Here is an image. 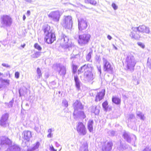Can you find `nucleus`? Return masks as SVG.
<instances>
[{"label": "nucleus", "mask_w": 151, "mask_h": 151, "mask_svg": "<svg viewBox=\"0 0 151 151\" xmlns=\"http://www.w3.org/2000/svg\"><path fill=\"white\" fill-rule=\"evenodd\" d=\"M92 67L91 64H88L83 65L78 71V74L84 72V78L85 81L88 82L92 80L94 78L93 74L91 72Z\"/></svg>", "instance_id": "obj_1"}, {"label": "nucleus", "mask_w": 151, "mask_h": 151, "mask_svg": "<svg viewBox=\"0 0 151 151\" xmlns=\"http://www.w3.org/2000/svg\"><path fill=\"white\" fill-rule=\"evenodd\" d=\"M132 29L133 31L131 32L130 36L132 38L136 40L139 39L140 37V36L136 33L137 31H138L139 32L147 34H149L150 32L149 27L144 25L139 26L138 27H133Z\"/></svg>", "instance_id": "obj_2"}, {"label": "nucleus", "mask_w": 151, "mask_h": 151, "mask_svg": "<svg viewBox=\"0 0 151 151\" xmlns=\"http://www.w3.org/2000/svg\"><path fill=\"white\" fill-rule=\"evenodd\" d=\"M133 53H129L126 59L125 64L128 69L133 71L136 63V60L133 55Z\"/></svg>", "instance_id": "obj_3"}, {"label": "nucleus", "mask_w": 151, "mask_h": 151, "mask_svg": "<svg viewBox=\"0 0 151 151\" xmlns=\"http://www.w3.org/2000/svg\"><path fill=\"white\" fill-rule=\"evenodd\" d=\"M50 28V27L47 26L44 29L45 35V39L48 44H51L55 40V35Z\"/></svg>", "instance_id": "obj_4"}, {"label": "nucleus", "mask_w": 151, "mask_h": 151, "mask_svg": "<svg viewBox=\"0 0 151 151\" xmlns=\"http://www.w3.org/2000/svg\"><path fill=\"white\" fill-rule=\"evenodd\" d=\"M60 40L61 46L63 48L65 49L66 51L71 50L72 45L70 43H68L69 39L67 36L63 34H62L60 36Z\"/></svg>", "instance_id": "obj_5"}, {"label": "nucleus", "mask_w": 151, "mask_h": 151, "mask_svg": "<svg viewBox=\"0 0 151 151\" xmlns=\"http://www.w3.org/2000/svg\"><path fill=\"white\" fill-rule=\"evenodd\" d=\"M1 27H10L12 23V19L10 16L4 15L1 16L0 17Z\"/></svg>", "instance_id": "obj_6"}, {"label": "nucleus", "mask_w": 151, "mask_h": 151, "mask_svg": "<svg viewBox=\"0 0 151 151\" xmlns=\"http://www.w3.org/2000/svg\"><path fill=\"white\" fill-rule=\"evenodd\" d=\"M103 65V70L110 74L113 73V68L110 63L104 58H102Z\"/></svg>", "instance_id": "obj_7"}, {"label": "nucleus", "mask_w": 151, "mask_h": 151, "mask_svg": "<svg viewBox=\"0 0 151 151\" xmlns=\"http://www.w3.org/2000/svg\"><path fill=\"white\" fill-rule=\"evenodd\" d=\"M72 19L71 16H64L62 24L63 27L67 29H71L73 25Z\"/></svg>", "instance_id": "obj_8"}, {"label": "nucleus", "mask_w": 151, "mask_h": 151, "mask_svg": "<svg viewBox=\"0 0 151 151\" xmlns=\"http://www.w3.org/2000/svg\"><path fill=\"white\" fill-rule=\"evenodd\" d=\"M76 130L79 134L84 136L87 133L85 125L81 122H78L76 125Z\"/></svg>", "instance_id": "obj_9"}, {"label": "nucleus", "mask_w": 151, "mask_h": 151, "mask_svg": "<svg viewBox=\"0 0 151 151\" xmlns=\"http://www.w3.org/2000/svg\"><path fill=\"white\" fill-rule=\"evenodd\" d=\"M91 37V36L88 34H83L80 35L79 36L78 40V43L81 45H83L87 44Z\"/></svg>", "instance_id": "obj_10"}, {"label": "nucleus", "mask_w": 151, "mask_h": 151, "mask_svg": "<svg viewBox=\"0 0 151 151\" xmlns=\"http://www.w3.org/2000/svg\"><path fill=\"white\" fill-rule=\"evenodd\" d=\"M61 15L60 11L57 10L51 12L48 14V17L53 21L57 22L59 21Z\"/></svg>", "instance_id": "obj_11"}, {"label": "nucleus", "mask_w": 151, "mask_h": 151, "mask_svg": "<svg viewBox=\"0 0 151 151\" xmlns=\"http://www.w3.org/2000/svg\"><path fill=\"white\" fill-rule=\"evenodd\" d=\"M78 29L80 31L85 29L87 26L86 21L82 19H78Z\"/></svg>", "instance_id": "obj_12"}, {"label": "nucleus", "mask_w": 151, "mask_h": 151, "mask_svg": "<svg viewBox=\"0 0 151 151\" xmlns=\"http://www.w3.org/2000/svg\"><path fill=\"white\" fill-rule=\"evenodd\" d=\"M73 106L74 109L73 113V115H76L78 109H83V106L81 103L78 100H76L73 104Z\"/></svg>", "instance_id": "obj_13"}, {"label": "nucleus", "mask_w": 151, "mask_h": 151, "mask_svg": "<svg viewBox=\"0 0 151 151\" xmlns=\"http://www.w3.org/2000/svg\"><path fill=\"white\" fill-rule=\"evenodd\" d=\"M22 135V138L27 141H29L32 137L31 132L29 130H25L23 131Z\"/></svg>", "instance_id": "obj_14"}, {"label": "nucleus", "mask_w": 151, "mask_h": 151, "mask_svg": "<svg viewBox=\"0 0 151 151\" xmlns=\"http://www.w3.org/2000/svg\"><path fill=\"white\" fill-rule=\"evenodd\" d=\"M12 143L11 141L7 137L5 136L0 137V144L1 145H9Z\"/></svg>", "instance_id": "obj_15"}, {"label": "nucleus", "mask_w": 151, "mask_h": 151, "mask_svg": "<svg viewBox=\"0 0 151 151\" xmlns=\"http://www.w3.org/2000/svg\"><path fill=\"white\" fill-rule=\"evenodd\" d=\"M8 117L9 114L7 113H5L2 116L0 120L1 125L4 127L6 124Z\"/></svg>", "instance_id": "obj_16"}, {"label": "nucleus", "mask_w": 151, "mask_h": 151, "mask_svg": "<svg viewBox=\"0 0 151 151\" xmlns=\"http://www.w3.org/2000/svg\"><path fill=\"white\" fill-rule=\"evenodd\" d=\"M57 70L58 71L59 74L64 76L66 73L65 67L59 64L57 65Z\"/></svg>", "instance_id": "obj_17"}, {"label": "nucleus", "mask_w": 151, "mask_h": 151, "mask_svg": "<svg viewBox=\"0 0 151 151\" xmlns=\"http://www.w3.org/2000/svg\"><path fill=\"white\" fill-rule=\"evenodd\" d=\"M105 94V90L103 89L101 91L98 93L96 96L95 101H100L102 99Z\"/></svg>", "instance_id": "obj_18"}, {"label": "nucleus", "mask_w": 151, "mask_h": 151, "mask_svg": "<svg viewBox=\"0 0 151 151\" xmlns=\"http://www.w3.org/2000/svg\"><path fill=\"white\" fill-rule=\"evenodd\" d=\"M123 137L124 139H125L127 142L130 143L131 142V139L130 137V134L129 133L126 132H123Z\"/></svg>", "instance_id": "obj_19"}, {"label": "nucleus", "mask_w": 151, "mask_h": 151, "mask_svg": "<svg viewBox=\"0 0 151 151\" xmlns=\"http://www.w3.org/2000/svg\"><path fill=\"white\" fill-rule=\"evenodd\" d=\"M40 145V143L39 142H37L33 145V146L31 148H29L28 151H37Z\"/></svg>", "instance_id": "obj_20"}, {"label": "nucleus", "mask_w": 151, "mask_h": 151, "mask_svg": "<svg viewBox=\"0 0 151 151\" xmlns=\"http://www.w3.org/2000/svg\"><path fill=\"white\" fill-rule=\"evenodd\" d=\"M113 144L111 141H109L104 146V150L106 151H109L111 150Z\"/></svg>", "instance_id": "obj_21"}, {"label": "nucleus", "mask_w": 151, "mask_h": 151, "mask_svg": "<svg viewBox=\"0 0 151 151\" xmlns=\"http://www.w3.org/2000/svg\"><path fill=\"white\" fill-rule=\"evenodd\" d=\"M74 78L76 86L78 89H79L80 88L81 82L79 79L78 76L77 75L74 76Z\"/></svg>", "instance_id": "obj_22"}, {"label": "nucleus", "mask_w": 151, "mask_h": 151, "mask_svg": "<svg viewBox=\"0 0 151 151\" xmlns=\"http://www.w3.org/2000/svg\"><path fill=\"white\" fill-rule=\"evenodd\" d=\"M7 151H20V148L17 146L14 145L8 148Z\"/></svg>", "instance_id": "obj_23"}, {"label": "nucleus", "mask_w": 151, "mask_h": 151, "mask_svg": "<svg viewBox=\"0 0 151 151\" xmlns=\"http://www.w3.org/2000/svg\"><path fill=\"white\" fill-rule=\"evenodd\" d=\"M93 121L92 120H89L88 123V128L90 132H92L93 131Z\"/></svg>", "instance_id": "obj_24"}, {"label": "nucleus", "mask_w": 151, "mask_h": 151, "mask_svg": "<svg viewBox=\"0 0 151 151\" xmlns=\"http://www.w3.org/2000/svg\"><path fill=\"white\" fill-rule=\"evenodd\" d=\"M76 117H79L83 119H84L86 117V116L84 112L83 111H77V113L76 115H74Z\"/></svg>", "instance_id": "obj_25"}, {"label": "nucleus", "mask_w": 151, "mask_h": 151, "mask_svg": "<svg viewBox=\"0 0 151 151\" xmlns=\"http://www.w3.org/2000/svg\"><path fill=\"white\" fill-rule=\"evenodd\" d=\"M112 102L116 104H119L121 102V99L117 97H113L112 98Z\"/></svg>", "instance_id": "obj_26"}, {"label": "nucleus", "mask_w": 151, "mask_h": 151, "mask_svg": "<svg viewBox=\"0 0 151 151\" xmlns=\"http://www.w3.org/2000/svg\"><path fill=\"white\" fill-rule=\"evenodd\" d=\"M137 116L139 117L140 119L142 120H144L145 117L144 114L140 111H137L136 113Z\"/></svg>", "instance_id": "obj_27"}, {"label": "nucleus", "mask_w": 151, "mask_h": 151, "mask_svg": "<svg viewBox=\"0 0 151 151\" xmlns=\"http://www.w3.org/2000/svg\"><path fill=\"white\" fill-rule=\"evenodd\" d=\"M84 2L86 4H90L94 6L96 5L97 4L96 1L94 0H84Z\"/></svg>", "instance_id": "obj_28"}, {"label": "nucleus", "mask_w": 151, "mask_h": 151, "mask_svg": "<svg viewBox=\"0 0 151 151\" xmlns=\"http://www.w3.org/2000/svg\"><path fill=\"white\" fill-rule=\"evenodd\" d=\"M91 112L94 113L96 115L99 113V111L98 109H96V106H93L91 109Z\"/></svg>", "instance_id": "obj_29"}, {"label": "nucleus", "mask_w": 151, "mask_h": 151, "mask_svg": "<svg viewBox=\"0 0 151 151\" xmlns=\"http://www.w3.org/2000/svg\"><path fill=\"white\" fill-rule=\"evenodd\" d=\"M10 80L8 79H4L2 78L1 84L3 85L9 86V84Z\"/></svg>", "instance_id": "obj_30"}, {"label": "nucleus", "mask_w": 151, "mask_h": 151, "mask_svg": "<svg viewBox=\"0 0 151 151\" xmlns=\"http://www.w3.org/2000/svg\"><path fill=\"white\" fill-rule=\"evenodd\" d=\"M41 52L36 51L31 55V56L33 58H37L41 55Z\"/></svg>", "instance_id": "obj_31"}, {"label": "nucleus", "mask_w": 151, "mask_h": 151, "mask_svg": "<svg viewBox=\"0 0 151 151\" xmlns=\"http://www.w3.org/2000/svg\"><path fill=\"white\" fill-rule=\"evenodd\" d=\"M93 53V51L91 49L90 50V51L88 53L86 56V60L87 61H90L91 57V55Z\"/></svg>", "instance_id": "obj_32"}, {"label": "nucleus", "mask_w": 151, "mask_h": 151, "mask_svg": "<svg viewBox=\"0 0 151 151\" xmlns=\"http://www.w3.org/2000/svg\"><path fill=\"white\" fill-rule=\"evenodd\" d=\"M37 78L38 79L40 78L42 76V73L41 71L39 68H38L37 70Z\"/></svg>", "instance_id": "obj_33"}, {"label": "nucleus", "mask_w": 151, "mask_h": 151, "mask_svg": "<svg viewBox=\"0 0 151 151\" xmlns=\"http://www.w3.org/2000/svg\"><path fill=\"white\" fill-rule=\"evenodd\" d=\"M34 47L35 48L39 51H41L42 49V48L41 46L37 43L35 44Z\"/></svg>", "instance_id": "obj_34"}, {"label": "nucleus", "mask_w": 151, "mask_h": 151, "mask_svg": "<svg viewBox=\"0 0 151 151\" xmlns=\"http://www.w3.org/2000/svg\"><path fill=\"white\" fill-rule=\"evenodd\" d=\"M108 103L107 101H105L102 104V106L105 110H106L108 108Z\"/></svg>", "instance_id": "obj_35"}, {"label": "nucleus", "mask_w": 151, "mask_h": 151, "mask_svg": "<svg viewBox=\"0 0 151 151\" xmlns=\"http://www.w3.org/2000/svg\"><path fill=\"white\" fill-rule=\"evenodd\" d=\"M126 148V145L125 144H123L121 143H120V146L119 147L120 150H124Z\"/></svg>", "instance_id": "obj_36"}, {"label": "nucleus", "mask_w": 151, "mask_h": 151, "mask_svg": "<svg viewBox=\"0 0 151 151\" xmlns=\"http://www.w3.org/2000/svg\"><path fill=\"white\" fill-rule=\"evenodd\" d=\"M40 125H39L38 124H37L35 126L34 129L37 132H40Z\"/></svg>", "instance_id": "obj_37"}, {"label": "nucleus", "mask_w": 151, "mask_h": 151, "mask_svg": "<svg viewBox=\"0 0 151 151\" xmlns=\"http://www.w3.org/2000/svg\"><path fill=\"white\" fill-rule=\"evenodd\" d=\"M77 69V67L75 65H73V73L75 74L76 72Z\"/></svg>", "instance_id": "obj_38"}, {"label": "nucleus", "mask_w": 151, "mask_h": 151, "mask_svg": "<svg viewBox=\"0 0 151 151\" xmlns=\"http://www.w3.org/2000/svg\"><path fill=\"white\" fill-rule=\"evenodd\" d=\"M62 104L65 107H67L68 106V102L65 100H63Z\"/></svg>", "instance_id": "obj_39"}, {"label": "nucleus", "mask_w": 151, "mask_h": 151, "mask_svg": "<svg viewBox=\"0 0 151 151\" xmlns=\"http://www.w3.org/2000/svg\"><path fill=\"white\" fill-rule=\"evenodd\" d=\"M112 7L114 10H116L118 9V6L114 3H112L111 5Z\"/></svg>", "instance_id": "obj_40"}, {"label": "nucleus", "mask_w": 151, "mask_h": 151, "mask_svg": "<svg viewBox=\"0 0 151 151\" xmlns=\"http://www.w3.org/2000/svg\"><path fill=\"white\" fill-rule=\"evenodd\" d=\"M138 45L141 47L142 48H144L145 47V45L142 42H138L137 43Z\"/></svg>", "instance_id": "obj_41"}, {"label": "nucleus", "mask_w": 151, "mask_h": 151, "mask_svg": "<svg viewBox=\"0 0 151 151\" xmlns=\"http://www.w3.org/2000/svg\"><path fill=\"white\" fill-rule=\"evenodd\" d=\"M143 151H151V147H146V148L144 149Z\"/></svg>", "instance_id": "obj_42"}, {"label": "nucleus", "mask_w": 151, "mask_h": 151, "mask_svg": "<svg viewBox=\"0 0 151 151\" xmlns=\"http://www.w3.org/2000/svg\"><path fill=\"white\" fill-rule=\"evenodd\" d=\"M15 77L17 79L19 77V73L18 72H17L15 73Z\"/></svg>", "instance_id": "obj_43"}, {"label": "nucleus", "mask_w": 151, "mask_h": 151, "mask_svg": "<svg viewBox=\"0 0 151 151\" xmlns=\"http://www.w3.org/2000/svg\"><path fill=\"white\" fill-rule=\"evenodd\" d=\"M13 102L12 101H10L8 104V107L9 108L12 107V106Z\"/></svg>", "instance_id": "obj_44"}, {"label": "nucleus", "mask_w": 151, "mask_h": 151, "mask_svg": "<svg viewBox=\"0 0 151 151\" xmlns=\"http://www.w3.org/2000/svg\"><path fill=\"white\" fill-rule=\"evenodd\" d=\"M2 65L3 66L6 67V68H10V66L7 64L3 63L2 64Z\"/></svg>", "instance_id": "obj_45"}, {"label": "nucleus", "mask_w": 151, "mask_h": 151, "mask_svg": "<svg viewBox=\"0 0 151 151\" xmlns=\"http://www.w3.org/2000/svg\"><path fill=\"white\" fill-rule=\"evenodd\" d=\"M50 150L51 151H56L57 150L54 149L52 145H51L50 147Z\"/></svg>", "instance_id": "obj_46"}, {"label": "nucleus", "mask_w": 151, "mask_h": 151, "mask_svg": "<svg viewBox=\"0 0 151 151\" xmlns=\"http://www.w3.org/2000/svg\"><path fill=\"white\" fill-rule=\"evenodd\" d=\"M97 69L99 71L100 73V75H101V68L100 65L99 66H97Z\"/></svg>", "instance_id": "obj_47"}, {"label": "nucleus", "mask_w": 151, "mask_h": 151, "mask_svg": "<svg viewBox=\"0 0 151 151\" xmlns=\"http://www.w3.org/2000/svg\"><path fill=\"white\" fill-rule=\"evenodd\" d=\"M135 117L134 116V114H131L129 115V119H134Z\"/></svg>", "instance_id": "obj_48"}, {"label": "nucleus", "mask_w": 151, "mask_h": 151, "mask_svg": "<svg viewBox=\"0 0 151 151\" xmlns=\"http://www.w3.org/2000/svg\"><path fill=\"white\" fill-rule=\"evenodd\" d=\"M132 136V139L133 141L134 142L136 140V137L134 135H133Z\"/></svg>", "instance_id": "obj_49"}, {"label": "nucleus", "mask_w": 151, "mask_h": 151, "mask_svg": "<svg viewBox=\"0 0 151 151\" xmlns=\"http://www.w3.org/2000/svg\"><path fill=\"white\" fill-rule=\"evenodd\" d=\"M110 133L111 136H113L115 134V132L113 131H112L110 132Z\"/></svg>", "instance_id": "obj_50"}, {"label": "nucleus", "mask_w": 151, "mask_h": 151, "mask_svg": "<svg viewBox=\"0 0 151 151\" xmlns=\"http://www.w3.org/2000/svg\"><path fill=\"white\" fill-rule=\"evenodd\" d=\"M83 149V151H88V147L87 145H86L85 146Z\"/></svg>", "instance_id": "obj_51"}, {"label": "nucleus", "mask_w": 151, "mask_h": 151, "mask_svg": "<svg viewBox=\"0 0 151 151\" xmlns=\"http://www.w3.org/2000/svg\"><path fill=\"white\" fill-rule=\"evenodd\" d=\"M52 131V129H48L47 132L51 134Z\"/></svg>", "instance_id": "obj_52"}, {"label": "nucleus", "mask_w": 151, "mask_h": 151, "mask_svg": "<svg viewBox=\"0 0 151 151\" xmlns=\"http://www.w3.org/2000/svg\"><path fill=\"white\" fill-rule=\"evenodd\" d=\"M52 134L49 133V134L47 135V137L48 138H51L52 137Z\"/></svg>", "instance_id": "obj_53"}, {"label": "nucleus", "mask_w": 151, "mask_h": 151, "mask_svg": "<svg viewBox=\"0 0 151 151\" xmlns=\"http://www.w3.org/2000/svg\"><path fill=\"white\" fill-rule=\"evenodd\" d=\"M19 93L20 95V96H21L22 95H23V93H22V90L20 89L19 91Z\"/></svg>", "instance_id": "obj_54"}, {"label": "nucleus", "mask_w": 151, "mask_h": 151, "mask_svg": "<svg viewBox=\"0 0 151 151\" xmlns=\"http://www.w3.org/2000/svg\"><path fill=\"white\" fill-rule=\"evenodd\" d=\"M107 37L108 39L110 40H111L112 39L110 35H108L107 36Z\"/></svg>", "instance_id": "obj_55"}, {"label": "nucleus", "mask_w": 151, "mask_h": 151, "mask_svg": "<svg viewBox=\"0 0 151 151\" xmlns=\"http://www.w3.org/2000/svg\"><path fill=\"white\" fill-rule=\"evenodd\" d=\"M30 14V12L29 11H28L27 12V14L28 16H29Z\"/></svg>", "instance_id": "obj_56"}, {"label": "nucleus", "mask_w": 151, "mask_h": 151, "mask_svg": "<svg viewBox=\"0 0 151 151\" xmlns=\"http://www.w3.org/2000/svg\"><path fill=\"white\" fill-rule=\"evenodd\" d=\"M112 45L113 46L114 48L116 50H118V48H117L116 47V46L114 45L113 44V45Z\"/></svg>", "instance_id": "obj_57"}, {"label": "nucleus", "mask_w": 151, "mask_h": 151, "mask_svg": "<svg viewBox=\"0 0 151 151\" xmlns=\"http://www.w3.org/2000/svg\"><path fill=\"white\" fill-rule=\"evenodd\" d=\"M26 17L25 15H24L23 17V19L24 20L26 19Z\"/></svg>", "instance_id": "obj_58"}, {"label": "nucleus", "mask_w": 151, "mask_h": 151, "mask_svg": "<svg viewBox=\"0 0 151 151\" xmlns=\"http://www.w3.org/2000/svg\"><path fill=\"white\" fill-rule=\"evenodd\" d=\"M55 144H56V146L57 147H59V146H60V145L57 142Z\"/></svg>", "instance_id": "obj_59"}, {"label": "nucleus", "mask_w": 151, "mask_h": 151, "mask_svg": "<svg viewBox=\"0 0 151 151\" xmlns=\"http://www.w3.org/2000/svg\"><path fill=\"white\" fill-rule=\"evenodd\" d=\"M25 44H24V45H21V46H22V48H24V46H25Z\"/></svg>", "instance_id": "obj_60"}, {"label": "nucleus", "mask_w": 151, "mask_h": 151, "mask_svg": "<svg viewBox=\"0 0 151 151\" xmlns=\"http://www.w3.org/2000/svg\"><path fill=\"white\" fill-rule=\"evenodd\" d=\"M2 78L0 77V83H1L2 82Z\"/></svg>", "instance_id": "obj_61"}, {"label": "nucleus", "mask_w": 151, "mask_h": 151, "mask_svg": "<svg viewBox=\"0 0 151 151\" xmlns=\"http://www.w3.org/2000/svg\"><path fill=\"white\" fill-rule=\"evenodd\" d=\"M3 75V74L2 73L0 72V76H2Z\"/></svg>", "instance_id": "obj_62"}, {"label": "nucleus", "mask_w": 151, "mask_h": 151, "mask_svg": "<svg viewBox=\"0 0 151 151\" xmlns=\"http://www.w3.org/2000/svg\"><path fill=\"white\" fill-rule=\"evenodd\" d=\"M2 86H3V85L2 84H1V85L0 84V89L2 87Z\"/></svg>", "instance_id": "obj_63"}, {"label": "nucleus", "mask_w": 151, "mask_h": 151, "mask_svg": "<svg viewBox=\"0 0 151 151\" xmlns=\"http://www.w3.org/2000/svg\"><path fill=\"white\" fill-rule=\"evenodd\" d=\"M25 105H26V106H29V104L28 103H26V104Z\"/></svg>", "instance_id": "obj_64"}]
</instances>
